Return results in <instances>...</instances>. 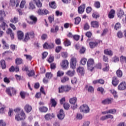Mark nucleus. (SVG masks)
Listing matches in <instances>:
<instances>
[{"label":"nucleus","mask_w":126,"mask_h":126,"mask_svg":"<svg viewBox=\"0 0 126 126\" xmlns=\"http://www.w3.org/2000/svg\"><path fill=\"white\" fill-rule=\"evenodd\" d=\"M15 62L16 65H19L23 63L24 60L21 58H17L15 60Z\"/></svg>","instance_id":"5701e85b"},{"label":"nucleus","mask_w":126,"mask_h":126,"mask_svg":"<svg viewBox=\"0 0 126 126\" xmlns=\"http://www.w3.org/2000/svg\"><path fill=\"white\" fill-rule=\"evenodd\" d=\"M70 108V104L67 102H65L63 103V108L66 110H68Z\"/></svg>","instance_id":"37998d69"},{"label":"nucleus","mask_w":126,"mask_h":126,"mask_svg":"<svg viewBox=\"0 0 126 126\" xmlns=\"http://www.w3.org/2000/svg\"><path fill=\"white\" fill-rule=\"evenodd\" d=\"M3 82L6 84H9L10 82V78H7V77L3 78Z\"/></svg>","instance_id":"6e6d98bb"},{"label":"nucleus","mask_w":126,"mask_h":126,"mask_svg":"<svg viewBox=\"0 0 126 126\" xmlns=\"http://www.w3.org/2000/svg\"><path fill=\"white\" fill-rule=\"evenodd\" d=\"M49 6L53 9H56L57 5L55 1H52L49 2Z\"/></svg>","instance_id":"473e14b6"},{"label":"nucleus","mask_w":126,"mask_h":126,"mask_svg":"<svg viewBox=\"0 0 126 126\" xmlns=\"http://www.w3.org/2000/svg\"><path fill=\"white\" fill-rule=\"evenodd\" d=\"M71 88L70 86L68 85H61L60 87L58 88V93H67L69 92L71 90Z\"/></svg>","instance_id":"f03ea898"},{"label":"nucleus","mask_w":126,"mask_h":126,"mask_svg":"<svg viewBox=\"0 0 126 126\" xmlns=\"http://www.w3.org/2000/svg\"><path fill=\"white\" fill-rule=\"evenodd\" d=\"M80 111L85 113L90 112V108L87 104H83L80 107Z\"/></svg>","instance_id":"423d86ee"},{"label":"nucleus","mask_w":126,"mask_h":126,"mask_svg":"<svg viewBox=\"0 0 126 126\" xmlns=\"http://www.w3.org/2000/svg\"><path fill=\"white\" fill-rule=\"evenodd\" d=\"M110 92L112 93L115 98H117L118 97L117 92L116 91L114 90H110Z\"/></svg>","instance_id":"09e8293b"},{"label":"nucleus","mask_w":126,"mask_h":126,"mask_svg":"<svg viewBox=\"0 0 126 126\" xmlns=\"http://www.w3.org/2000/svg\"><path fill=\"white\" fill-rule=\"evenodd\" d=\"M5 106L4 105H3L2 107L0 109V113L1 114H3L5 112Z\"/></svg>","instance_id":"3c124183"},{"label":"nucleus","mask_w":126,"mask_h":126,"mask_svg":"<svg viewBox=\"0 0 126 126\" xmlns=\"http://www.w3.org/2000/svg\"><path fill=\"white\" fill-rule=\"evenodd\" d=\"M66 74V75H68L69 77H73L74 75V71H71L70 70L67 71Z\"/></svg>","instance_id":"c03bdc74"},{"label":"nucleus","mask_w":126,"mask_h":126,"mask_svg":"<svg viewBox=\"0 0 126 126\" xmlns=\"http://www.w3.org/2000/svg\"><path fill=\"white\" fill-rule=\"evenodd\" d=\"M64 113L63 109H60V113L58 114L57 117L60 120H63L64 118Z\"/></svg>","instance_id":"6ab92c4d"},{"label":"nucleus","mask_w":126,"mask_h":126,"mask_svg":"<svg viewBox=\"0 0 126 126\" xmlns=\"http://www.w3.org/2000/svg\"><path fill=\"white\" fill-rule=\"evenodd\" d=\"M92 16H93L94 19H97L99 17H100V15L95 13H93V15H92Z\"/></svg>","instance_id":"052dcab7"},{"label":"nucleus","mask_w":126,"mask_h":126,"mask_svg":"<svg viewBox=\"0 0 126 126\" xmlns=\"http://www.w3.org/2000/svg\"><path fill=\"white\" fill-rule=\"evenodd\" d=\"M35 75V71L34 70H32L31 71L28 70V72L27 73V75L29 77H32L34 76Z\"/></svg>","instance_id":"2f4dec72"},{"label":"nucleus","mask_w":126,"mask_h":126,"mask_svg":"<svg viewBox=\"0 0 126 126\" xmlns=\"http://www.w3.org/2000/svg\"><path fill=\"white\" fill-rule=\"evenodd\" d=\"M87 63V59L85 58H82L81 60H80V64L82 65H85Z\"/></svg>","instance_id":"ea45409f"},{"label":"nucleus","mask_w":126,"mask_h":126,"mask_svg":"<svg viewBox=\"0 0 126 126\" xmlns=\"http://www.w3.org/2000/svg\"><path fill=\"white\" fill-rule=\"evenodd\" d=\"M63 44H64V46L67 47V46H70L71 42L67 38H65V41H64L63 42Z\"/></svg>","instance_id":"f704fd0d"},{"label":"nucleus","mask_w":126,"mask_h":126,"mask_svg":"<svg viewBox=\"0 0 126 126\" xmlns=\"http://www.w3.org/2000/svg\"><path fill=\"white\" fill-rule=\"evenodd\" d=\"M87 64L88 70L92 72L93 70H94L95 66L94 60L92 58L88 59L87 62Z\"/></svg>","instance_id":"7ed1b4c3"},{"label":"nucleus","mask_w":126,"mask_h":126,"mask_svg":"<svg viewBox=\"0 0 126 126\" xmlns=\"http://www.w3.org/2000/svg\"><path fill=\"white\" fill-rule=\"evenodd\" d=\"M115 14H116V11L114 9H111V10L110 11L109 14H108V17L110 19H112L114 18Z\"/></svg>","instance_id":"412c9836"},{"label":"nucleus","mask_w":126,"mask_h":126,"mask_svg":"<svg viewBox=\"0 0 126 126\" xmlns=\"http://www.w3.org/2000/svg\"><path fill=\"white\" fill-rule=\"evenodd\" d=\"M64 75V72L63 71L59 70L57 73V77H62L63 75Z\"/></svg>","instance_id":"e433bc0d"},{"label":"nucleus","mask_w":126,"mask_h":126,"mask_svg":"<svg viewBox=\"0 0 126 126\" xmlns=\"http://www.w3.org/2000/svg\"><path fill=\"white\" fill-rule=\"evenodd\" d=\"M26 118V115L23 110L21 111L20 114H17L15 116V120L17 122L24 120Z\"/></svg>","instance_id":"20e7f679"},{"label":"nucleus","mask_w":126,"mask_h":126,"mask_svg":"<svg viewBox=\"0 0 126 126\" xmlns=\"http://www.w3.org/2000/svg\"><path fill=\"white\" fill-rule=\"evenodd\" d=\"M10 22L12 23L16 24L18 22V17H14L13 18H11Z\"/></svg>","instance_id":"58836bf2"},{"label":"nucleus","mask_w":126,"mask_h":126,"mask_svg":"<svg viewBox=\"0 0 126 126\" xmlns=\"http://www.w3.org/2000/svg\"><path fill=\"white\" fill-rule=\"evenodd\" d=\"M50 103L52 104L51 106L54 108L56 107L57 104V101L53 98H51V99H50Z\"/></svg>","instance_id":"7c9ffc66"},{"label":"nucleus","mask_w":126,"mask_h":126,"mask_svg":"<svg viewBox=\"0 0 126 126\" xmlns=\"http://www.w3.org/2000/svg\"><path fill=\"white\" fill-rule=\"evenodd\" d=\"M77 72L81 75H84L85 74V69L83 67L79 66L77 69Z\"/></svg>","instance_id":"b1692460"},{"label":"nucleus","mask_w":126,"mask_h":126,"mask_svg":"<svg viewBox=\"0 0 126 126\" xmlns=\"http://www.w3.org/2000/svg\"><path fill=\"white\" fill-rule=\"evenodd\" d=\"M94 89L92 86H90L88 87V91L90 93H94Z\"/></svg>","instance_id":"864d4df0"},{"label":"nucleus","mask_w":126,"mask_h":126,"mask_svg":"<svg viewBox=\"0 0 126 126\" xmlns=\"http://www.w3.org/2000/svg\"><path fill=\"white\" fill-rule=\"evenodd\" d=\"M104 53L105 55H109L110 56H112L113 55V53L112 51L109 49H106L104 50Z\"/></svg>","instance_id":"c756f323"},{"label":"nucleus","mask_w":126,"mask_h":126,"mask_svg":"<svg viewBox=\"0 0 126 126\" xmlns=\"http://www.w3.org/2000/svg\"><path fill=\"white\" fill-rule=\"evenodd\" d=\"M85 9V4H82L81 5L78 7V13L79 14H82L84 12Z\"/></svg>","instance_id":"dca6fc26"},{"label":"nucleus","mask_w":126,"mask_h":126,"mask_svg":"<svg viewBox=\"0 0 126 126\" xmlns=\"http://www.w3.org/2000/svg\"><path fill=\"white\" fill-rule=\"evenodd\" d=\"M86 49L84 47H82L81 49H80L79 53L80 54H84L85 52Z\"/></svg>","instance_id":"0e129e2a"},{"label":"nucleus","mask_w":126,"mask_h":126,"mask_svg":"<svg viewBox=\"0 0 126 126\" xmlns=\"http://www.w3.org/2000/svg\"><path fill=\"white\" fill-rule=\"evenodd\" d=\"M55 47V44L53 42H50L49 44L47 42H45L43 44V48L45 49H52Z\"/></svg>","instance_id":"6e6552de"},{"label":"nucleus","mask_w":126,"mask_h":126,"mask_svg":"<svg viewBox=\"0 0 126 126\" xmlns=\"http://www.w3.org/2000/svg\"><path fill=\"white\" fill-rule=\"evenodd\" d=\"M30 19L32 21L31 23L32 25L35 24L37 22V18L33 15H31L30 16Z\"/></svg>","instance_id":"aec40b11"},{"label":"nucleus","mask_w":126,"mask_h":126,"mask_svg":"<svg viewBox=\"0 0 126 126\" xmlns=\"http://www.w3.org/2000/svg\"><path fill=\"white\" fill-rule=\"evenodd\" d=\"M91 26L93 28L97 29L99 28V22L97 21H92L91 22Z\"/></svg>","instance_id":"4be33fe9"},{"label":"nucleus","mask_w":126,"mask_h":126,"mask_svg":"<svg viewBox=\"0 0 126 126\" xmlns=\"http://www.w3.org/2000/svg\"><path fill=\"white\" fill-rule=\"evenodd\" d=\"M8 116L10 117H12L13 115V110L12 109L9 108L8 113Z\"/></svg>","instance_id":"bf43d9fd"},{"label":"nucleus","mask_w":126,"mask_h":126,"mask_svg":"<svg viewBox=\"0 0 126 126\" xmlns=\"http://www.w3.org/2000/svg\"><path fill=\"white\" fill-rule=\"evenodd\" d=\"M70 68L75 69L76 68L77 59L76 58L72 57L70 60Z\"/></svg>","instance_id":"1a4fd4ad"},{"label":"nucleus","mask_w":126,"mask_h":126,"mask_svg":"<svg viewBox=\"0 0 126 126\" xmlns=\"http://www.w3.org/2000/svg\"><path fill=\"white\" fill-rule=\"evenodd\" d=\"M113 101V98H107L105 99L104 100L102 101V104L104 105L112 104Z\"/></svg>","instance_id":"2eb2a0df"},{"label":"nucleus","mask_w":126,"mask_h":126,"mask_svg":"<svg viewBox=\"0 0 126 126\" xmlns=\"http://www.w3.org/2000/svg\"><path fill=\"white\" fill-rule=\"evenodd\" d=\"M74 20H75L74 24L75 25H79V24L80 23V22L81 20L80 17H76L74 19Z\"/></svg>","instance_id":"a18cd8bd"},{"label":"nucleus","mask_w":126,"mask_h":126,"mask_svg":"<svg viewBox=\"0 0 126 126\" xmlns=\"http://www.w3.org/2000/svg\"><path fill=\"white\" fill-rule=\"evenodd\" d=\"M35 38V33L34 31H31L25 33V36L24 39H23V42L24 43H27L29 40L32 39H34Z\"/></svg>","instance_id":"f257e3e1"},{"label":"nucleus","mask_w":126,"mask_h":126,"mask_svg":"<svg viewBox=\"0 0 126 126\" xmlns=\"http://www.w3.org/2000/svg\"><path fill=\"white\" fill-rule=\"evenodd\" d=\"M26 4V1L25 0H22L20 4V8L21 9H23Z\"/></svg>","instance_id":"49530a36"},{"label":"nucleus","mask_w":126,"mask_h":126,"mask_svg":"<svg viewBox=\"0 0 126 126\" xmlns=\"http://www.w3.org/2000/svg\"><path fill=\"white\" fill-rule=\"evenodd\" d=\"M29 4H30V7H29V9L34 10L35 8V6L34 3H33L32 1H30V2L29 3Z\"/></svg>","instance_id":"79ce46f5"},{"label":"nucleus","mask_w":126,"mask_h":126,"mask_svg":"<svg viewBox=\"0 0 126 126\" xmlns=\"http://www.w3.org/2000/svg\"><path fill=\"white\" fill-rule=\"evenodd\" d=\"M69 64V63L67 60H63L60 63L61 67L64 69H67L68 68Z\"/></svg>","instance_id":"9d476101"},{"label":"nucleus","mask_w":126,"mask_h":126,"mask_svg":"<svg viewBox=\"0 0 126 126\" xmlns=\"http://www.w3.org/2000/svg\"><path fill=\"white\" fill-rule=\"evenodd\" d=\"M20 95L22 99H25L26 93L25 92H20Z\"/></svg>","instance_id":"69168bd1"},{"label":"nucleus","mask_w":126,"mask_h":126,"mask_svg":"<svg viewBox=\"0 0 126 126\" xmlns=\"http://www.w3.org/2000/svg\"><path fill=\"white\" fill-rule=\"evenodd\" d=\"M118 90L124 91L126 89V83L125 82H123L118 85Z\"/></svg>","instance_id":"4468645a"},{"label":"nucleus","mask_w":126,"mask_h":126,"mask_svg":"<svg viewBox=\"0 0 126 126\" xmlns=\"http://www.w3.org/2000/svg\"><path fill=\"white\" fill-rule=\"evenodd\" d=\"M105 64H106V67L102 68V70L104 72L108 71L109 70V66L107 63H105Z\"/></svg>","instance_id":"4d7b16f0"},{"label":"nucleus","mask_w":126,"mask_h":126,"mask_svg":"<svg viewBox=\"0 0 126 126\" xmlns=\"http://www.w3.org/2000/svg\"><path fill=\"white\" fill-rule=\"evenodd\" d=\"M20 3V0H9V5L11 7H14L16 6V7H18L19 4Z\"/></svg>","instance_id":"0eeeda50"},{"label":"nucleus","mask_w":126,"mask_h":126,"mask_svg":"<svg viewBox=\"0 0 126 126\" xmlns=\"http://www.w3.org/2000/svg\"><path fill=\"white\" fill-rule=\"evenodd\" d=\"M55 44H57V45H60L61 44V39L60 38H56Z\"/></svg>","instance_id":"338daca9"},{"label":"nucleus","mask_w":126,"mask_h":126,"mask_svg":"<svg viewBox=\"0 0 126 126\" xmlns=\"http://www.w3.org/2000/svg\"><path fill=\"white\" fill-rule=\"evenodd\" d=\"M53 118H54L53 114H46L44 116L45 119L48 121L52 119Z\"/></svg>","instance_id":"bb28decb"},{"label":"nucleus","mask_w":126,"mask_h":126,"mask_svg":"<svg viewBox=\"0 0 126 126\" xmlns=\"http://www.w3.org/2000/svg\"><path fill=\"white\" fill-rule=\"evenodd\" d=\"M53 77L51 73L47 72L46 73V77L48 79H51Z\"/></svg>","instance_id":"e2e57ef3"},{"label":"nucleus","mask_w":126,"mask_h":126,"mask_svg":"<svg viewBox=\"0 0 126 126\" xmlns=\"http://www.w3.org/2000/svg\"><path fill=\"white\" fill-rule=\"evenodd\" d=\"M17 36L18 39L20 41L22 40V41H23V39H24V33L22 31H18L17 32Z\"/></svg>","instance_id":"9b49d317"},{"label":"nucleus","mask_w":126,"mask_h":126,"mask_svg":"<svg viewBox=\"0 0 126 126\" xmlns=\"http://www.w3.org/2000/svg\"><path fill=\"white\" fill-rule=\"evenodd\" d=\"M0 16H2V17L6 16V14H5V12L4 10H0Z\"/></svg>","instance_id":"680f3d73"},{"label":"nucleus","mask_w":126,"mask_h":126,"mask_svg":"<svg viewBox=\"0 0 126 126\" xmlns=\"http://www.w3.org/2000/svg\"><path fill=\"white\" fill-rule=\"evenodd\" d=\"M1 42H2V44L3 45L2 48H3V49H8L9 48V46L6 43V42H5L4 39H2Z\"/></svg>","instance_id":"cd10ccee"},{"label":"nucleus","mask_w":126,"mask_h":126,"mask_svg":"<svg viewBox=\"0 0 126 126\" xmlns=\"http://www.w3.org/2000/svg\"><path fill=\"white\" fill-rule=\"evenodd\" d=\"M69 81V78L67 76H64L61 79V82L63 84H64Z\"/></svg>","instance_id":"393cba45"},{"label":"nucleus","mask_w":126,"mask_h":126,"mask_svg":"<svg viewBox=\"0 0 126 126\" xmlns=\"http://www.w3.org/2000/svg\"><path fill=\"white\" fill-rule=\"evenodd\" d=\"M94 6H95V7L97 9L100 8V1H95V3H94Z\"/></svg>","instance_id":"5fc2aeb1"},{"label":"nucleus","mask_w":126,"mask_h":126,"mask_svg":"<svg viewBox=\"0 0 126 126\" xmlns=\"http://www.w3.org/2000/svg\"><path fill=\"white\" fill-rule=\"evenodd\" d=\"M8 27L7 24L5 22H2V24H1V28L2 29V30L5 31Z\"/></svg>","instance_id":"72a5a7b5"},{"label":"nucleus","mask_w":126,"mask_h":126,"mask_svg":"<svg viewBox=\"0 0 126 126\" xmlns=\"http://www.w3.org/2000/svg\"><path fill=\"white\" fill-rule=\"evenodd\" d=\"M112 84L114 87H117V85L119 84V80L116 76L113 77Z\"/></svg>","instance_id":"ddd939ff"},{"label":"nucleus","mask_w":126,"mask_h":126,"mask_svg":"<svg viewBox=\"0 0 126 126\" xmlns=\"http://www.w3.org/2000/svg\"><path fill=\"white\" fill-rule=\"evenodd\" d=\"M33 1L35 2L36 7L38 8H40L42 7V2H41L40 0H33Z\"/></svg>","instance_id":"c85d7f7f"},{"label":"nucleus","mask_w":126,"mask_h":126,"mask_svg":"<svg viewBox=\"0 0 126 126\" xmlns=\"http://www.w3.org/2000/svg\"><path fill=\"white\" fill-rule=\"evenodd\" d=\"M61 57H62L63 59H66L68 57V54L66 52H63L61 54Z\"/></svg>","instance_id":"8fccbe9b"},{"label":"nucleus","mask_w":126,"mask_h":126,"mask_svg":"<svg viewBox=\"0 0 126 126\" xmlns=\"http://www.w3.org/2000/svg\"><path fill=\"white\" fill-rule=\"evenodd\" d=\"M6 35H8L9 36H10L11 40H13L14 39V32L12 30H11L10 28H8L6 30Z\"/></svg>","instance_id":"f8f14e48"},{"label":"nucleus","mask_w":126,"mask_h":126,"mask_svg":"<svg viewBox=\"0 0 126 126\" xmlns=\"http://www.w3.org/2000/svg\"><path fill=\"white\" fill-rule=\"evenodd\" d=\"M124 14V11L120 9V11H119L117 13V15L119 18H121V17H122Z\"/></svg>","instance_id":"de8ad7c7"},{"label":"nucleus","mask_w":126,"mask_h":126,"mask_svg":"<svg viewBox=\"0 0 126 126\" xmlns=\"http://www.w3.org/2000/svg\"><path fill=\"white\" fill-rule=\"evenodd\" d=\"M39 111L41 113H47L48 111V108L46 106L39 107Z\"/></svg>","instance_id":"a878e982"},{"label":"nucleus","mask_w":126,"mask_h":126,"mask_svg":"<svg viewBox=\"0 0 126 126\" xmlns=\"http://www.w3.org/2000/svg\"><path fill=\"white\" fill-rule=\"evenodd\" d=\"M0 65L2 69L6 68V64L5 63V62L4 60H0Z\"/></svg>","instance_id":"c9c22d12"},{"label":"nucleus","mask_w":126,"mask_h":126,"mask_svg":"<svg viewBox=\"0 0 126 126\" xmlns=\"http://www.w3.org/2000/svg\"><path fill=\"white\" fill-rule=\"evenodd\" d=\"M109 114H112L113 115H114L116 113L117 110L116 109H109V110H107Z\"/></svg>","instance_id":"603ef678"},{"label":"nucleus","mask_w":126,"mask_h":126,"mask_svg":"<svg viewBox=\"0 0 126 126\" xmlns=\"http://www.w3.org/2000/svg\"><path fill=\"white\" fill-rule=\"evenodd\" d=\"M77 100V98L76 97H73V98H71L70 99H69V103L72 104H74L76 103Z\"/></svg>","instance_id":"4c0bfd02"},{"label":"nucleus","mask_w":126,"mask_h":126,"mask_svg":"<svg viewBox=\"0 0 126 126\" xmlns=\"http://www.w3.org/2000/svg\"><path fill=\"white\" fill-rule=\"evenodd\" d=\"M16 89L13 87H9L6 88V93L10 96H12L13 95H16Z\"/></svg>","instance_id":"39448f33"},{"label":"nucleus","mask_w":126,"mask_h":126,"mask_svg":"<svg viewBox=\"0 0 126 126\" xmlns=\"http://www.w3.org/2000/svg\"><path fill=\"white\" fill-rule=\"evenodd\" d=\"M41 38L42 40H45L46 39H48V34L43 33L42 34Z\"/></svg>","instance_id":"13d9d810"},{"label":"nucleus","mask_w":126,"mask_h":126,"mask_svg":"<svg viewBox=\"0 0 126 126\" xmlns=\"http://www.w3.org/2000/svg\"><path fill=\"white\" fill-rule=\"evenodd\" d=\"M116 75H117L118 77H122L123 76V72L121 70L118 69L116 71Z\"/></svg>","instance_id":"a19ab883"},{"label":"nucleus","mask_w":126,"mask_h":126,"mask_svg":"<svg viewBox=\"0 0 126 126\" xmlns=\"http://www.w3.org/2000/svg\"><path fill=\"white\" fill-rule=\"evenodd\" d=\"M24 110L27 113H30L32 111V106L30 104H26L24 107Z\"/></svg>","instance_id":"a211bd4d"},{"label":"nucleus","mask_w":126,"mask_h":126,"mask_svg":"<svg viewBox=\"0 0 126 126\" xmlns=\"http://www.w3.org/2000/svg\"><path fill=\"white\" fill-rule=\"evenodd\" d=\"M0 126H6V123L3 120H0Z\"/></svg>","instance_id":"774afa93"},{"label":"nucleus","mask_w":126,"mask_h":126,"mask_svg":"<svg viewBox=\"0 0 126 126\" xmlns=\"http://www.w3.org/2000/svg\"><path fill=\"white\" fill-rule=\"evenodd\" d=\"M98 42L96 41H91L90 42V43H89V45L90 46V47L91 49H94L95 48L98 46Z\"/></svg>","instance_id":"f3484780"}]
</instances>
